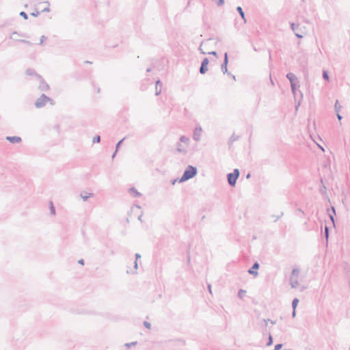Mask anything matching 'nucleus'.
<instances>
[{
    "mask_svg": "<svg viewBox=\"0 0 350 350\" xmlns=\"http://www.w3.org/2000/svg\"><path fill=\"white\" fill-rule=\"evenodd\" d=\"M162 83H161V81L159 79L157 80L156 82H155V88H156V92H155V95L156 96H158L161 94V90L159 89V90H157V87L159 85L161 86Z\"/></svg>",
    "mask_w": 350,
    "mask_h": 350,
    "instance_id": "16",
    "label": "nucleus"
},
{
    "mask_svg": "<svg viewBox=\"0 0 350 350\" xmlns=\"http://www.w3.org/2000/svg\"><path fill=\"white\" fill-rule=\"evenodd\" d=\"M336 116H337V118L338 119V120H341L342 117V116L339 113V112H336Z\"/></svg>",
    "mask_w": 350,
    "mask_h": 350,
    "instance_id": "43",
    "label": "nucleus"
},
{
    "mask_svg": "<svg viewBox=\"0 0 350 350\" xmlns=\"http://www.w3.org/2000/svg\"><path fill=\"white\" fill-rule=\"evenodd\" d=\"M269 322L272 324V325H275L276 323V321H272L270 319Z\"/></svg>",
    "mask_w": 350,
    "mask_h": 350,
    "instance_id": "52",
    "label": "nucleus"
},
{
    "mask_svg": "<svg viewBox=\"0 0 350 350\" xmlns=\"http://www.w3.org/2000/svg\"><path fill=\"white\" fill-rule=\"evenodd\" d=\"M199 50L201 51V53H202V54H206V52H204V51H202V49H201V48H200V47L199 48ZM207 54H208V55H214V56H215V57H217V53L216 51H211V52H208V53H207Z\"/></svg>",
    "mask_w": 350,
    "mask_h": 350,
    "instance_id": "22",
    "label": "nucleus"
},
{
    "mask_svg": "<svg viewBox=\"0 0 350 350\" xmlns=\"http://www.w3.org/2000/svg\"><path fill=\"white\" fill-rule=\"evenodd\" d=\"M212 1L215 2L218 6H221L224 3V0H212Z\"/></svg>",
    "mask_w": 350,
    "mask_h": 350,
    "instance_id": "32",
    "label": "nucleus"
},
{
    "mask_svg": "<svg viewBox=\"0 0 350 350\" xmlns=\"http://www.w3.org/2000/svg\"><path fill=\"white\" fill-rule=\"evenodd\" d=\"M245 293H246V291H245L243 289H240L238 292V297L241 299L243 297V296L245 295Z\"/></svg>",
    "mask_w": 350,
    "mask_h": 350,
    "instance_id": "24",
    "label": "nucleus"
},
{
    "mask_svg": "<svg viewBox=\"0 0 350 350\" xmlns=\"http://www.w3.org/2000/svg\"><path fill=\"white\" fill-rule=\"evenodd\" d=\"M284 213L282 212L280 215L274 216L273 215V217H275L274 221H277L280 218H281L283 216Z\"/></svg>",
    "mask_w": 350,
    "mask_h": 350,
    "instance_id": "36",
    "label": "nucleus"
},
{
    "mask_svg": "<svg viewBox=\"0 0 350 350\" xmlns=\"http://www.w3.org/2000/svg\"><path fill=\"white\" fill-rule=\"evenodd\" d=\"M96 92H97V93L100 92V88H96Z\"/></svg>",
    "mask_w": 350,
    "mask_h": 350,
    "instance_id": "56",
    "label": "nucleus"
},
{
    "mask_svg": "<svg viewBox=\"0 0 350 350\" xmlns=\"http://www.w3.org/2000/svg\"><path fill=\"white\" fill-rule=\"evenodd\" d=\"M239 139V137L235 135H232L230 138V140L228 142V144L230 145L232 144L234 142L237 141V139Z\"/></svg>",
    "mask_w": 350,
    "mask_h": 350,
    "instance_id": "19",
    "label": "nucleus"
},
{
    "mask_svg": "<svg viewBox=\"0 0 350 350\" xmlns=\"http://www.w3.org/2000/svg\"><path fill=\"white\" fill-rule=\"evenodd\" d=\"M49 11H50V8H49V7H47V8H44L42 12H48Z\"/></svg>",
    "mask_w": 350,
    "mask_h": 350,
    "instance_id": "46",
    "label": "nucleus"
},
{
    "mask_svg": "<svg viewBox=\"0 0 350 350\" xmlns=\"http://www.w3.org/2000/svg\"><path fill=\"white\" fill-rule=\"evenodd\" d=\"M335 111L339 112L342 108V106L339 105L338 100H336L334 105Z\"/></svg>",
    "mask_w": 350,
    "mask_h": 350,
    "instance_id": "21",
    "label": "nucleus"
},
{
    "mask_svg": "<svg viewBox=\"0 0 350 350\" xmlns=\"http://www.w3.org/2000/svg\"><path fill=\"white\" fill-rule=\"evenodd\" d=\"M100 142V135H96L95 137H94L93 139H92V142L94 144V143H99Z\"/></svg>",
    "mask_w": 350,
    "mask_h": 350,
    "instance_id": "29",
    "label": "nucleus"
},
{
    "mask_svg": "<svg viewBox=\"0 0 350 350\" xmlns=\"http://www.w3.org/2000/svg\"><path fill=\"white\" fill-rule=\"evenodd\" d=\"M176 151L178 152H185V150L181 148V144L180 143H178Z\"/></svg>",
    "mask_w": 350,
    "mask_h": 350,
    "instance_id": "34",
    "label": "nucleus"
},
{
    "mask_svg": "<svg viewBox=\"0 0 350 350\" xmlns=\"http://www.w3.org/2000/svg\"><path fill=\"white\" fill-rule=\"evenodd\" d=\"M282 347V344H277L275 346V349L273 350H280Z\"/></svg>",
    "mask_w": 350,
    "mask_h": 350,
    "instance_id": "39",
    "label": "nucleus"
},
{
    "mask_svg": "<svg viewBox=\"0 0 350 350\" xmlns=\"http://www.w3.org/2000/svg\"><path fill=\"white\" fill-rule=\"evenodd\" d=\"M50 204H51V206H50V212H51V214H52V215H55V207H54V206H53V202H50Z\"/></svg>",
    "mask_w": 350,
    "mask_h": 350,
    "instance_id": "28",
    "label": "nucleus"
},
{
    "mask_svg": "<svg viewBox=\"0 0 350 350\" xmlns=\"http://www.w3.org/2000/svg\"><path fill=\"white\" fill-rule=\"evenodd\" d=\"M259 264L258 262H255L252 267L248 270V273L250 274V275H253L254 276H257L258 273V271H256L257 269H259Z\"/></svg>",
    "mask_w": 350,
    "mask_h": 350,
    "instance_id": "9",
    "label": "nucleus"
},
{
    "mask_svg": "<svg viewBox=\"0 0 350 350\" xmlns=\"http://www.w3.org/2000/svg\"><path fill=\"white\" fill-rule=\"evenodd\" d=\"M298 25H296L295 23H292L291 24V29L293 31H297V28L298 27ZM295 36L299 38H303V36L299 34V33H297V32H295Z\"/></svg>",
    "mask_w": 350,
    "mask_h": 350,
    "instance_id": "14",
    "label": "nucleus"
},
{
    "mask_svg": "<svg viewBox=\"0 0 350 350\" xmlns=\"http://www.w3.org/2000/svg\"><path fill=\"white\" fill-rule=\"evenodd\" d=\"M45 40H46V37L45 36H42L40 38V44H42Z\"/></svg>",
    "mask_w": 350,
    "mask_h": 350,
    "instance_id": "41",
    "label": "nucleus"
},
{
    "mask_svg": "<svg viewBox=\"0 0 350 350\" xmlns=\"http://www.w3.org/2000/svg\"><path fill=\"white\" fill-rule=\"evenodd\" d=\"M141 258V255L139 254H135V260L137 261L139 258Z\"/></svg>",
    "mask_w": 350,
    "mask_h": 350,
    "instance_id": "45",
    "label": "nucleus"
},
{
    "mask_svg": "<svg viewBox=\"0 0 350 350\" xmlns=\"http://www.w3.org/2000/svg\"><path fill=\"white\" fill-rule=\"evenodd\" d=\"M18 33L16 32V31H14L12 32V33L10 35V38L11 39H14V35H18Z\"/></svg>",
    "mask_w": 350,
    "mask_h": 350,
    "instance_id": "44",
    "label": "nucleus"
},
{
    "mask_svg": "<svg viewBox=\"0 0 350 350\" xmlns=\"http://www.w3.org/2000/svg\"><path fill=\"white\" fill-rule=\"evenodd\" d=\"M299 302V299L297 298H295L292 301V307L294 310H295L296 307L297 306Z\"/></svg>",
    "mask_w": 350,
    "mask_h": 350,
    "instance_id": "26",
    "label": "nucleus"
},
{
    "mask_svg": "<svg viewBox=\"0 0 350 350\" xmlns=\"http://www.w3.org/2000/svg\"><path fill=\"white\" fill-rule=\"evenodd\" d=\"M202 131V130L200 126H198L195 128L193 133V139L195 141L199 142L200 140Z\"/></svg>",
    "mask_w": 350,
    "mask_h": 350,
    "instance_id": "8",
    "label": "nucleus"
},
{
    "mask_svg": "<svg viewBox=\"0 0 350 350\" xmlns=\"http://www.w3.org/2000/svg\"><path fill=\"white\" fill-rule=\"evenodd\" d=\"M144 325L145 327L148 328V329H150L151 327V324L150 323L148 322V321H144Z\"/></svg>",
    "mask_w": 350,
    "mask_h": 350,
    "instance_id": "37",
    "label": "nucleus"
},
{
    "mask_svg": "<svg viewBox=\"0 0 350 350\" xmlns=\"http://www.w3.org/2000/svg\"><path fill=\"white\" fill-rule=\"evenodd\" d=\"M94 196L92 193H88L86 191H82L80 194L81 198L83 201H86L89 198H91Z\"/></svg>",
    "mask_w": 350,
    "mask_h": 350,
    "instance_id": "12",
    "label": "nucleus"
},
{
    "mask_svg": "<svg viewBox=\"0 0 350 350\" xmlns=\"http://www.w3.org/2000/svg\"><path fill=\"white\" fill-rule=\"evenodd\" d=\"M208 289L210 292V293H212V291H211V284H208Z\"/></svg>",
    "mask_w": 350,
    "mask_h": 350,
    "instance_id": "50",
    "label": "nucleus"
},
{
    "mask_svg": "<svg viewBox=\"0 0 350 350\" xmlns=\"http://www.w3.org/2000/svg\"><path fill=\"white\" fill-rule=\"evenodd\" d=\"M125 138H122L121 140H120L116 146V150L118 151V148H120V145L122 144V142L124 140Z\"/></svg>",
    "mask_w": 350,
    "mask_h": 350,
    "instance_id": "35",
    "label": "nucleus"
},
{
    "mask_svg": "<svg viewBox=\"0 0 350 350\" xmlns=\"http://www.w3.org/2000/svg\"><path fill=\"white\" fill-rule=\"evenodd\" d=\"M324 234L327 241L329 238V228L327 226H325Z\"/></svg>",
    "mask_w": 350,
    "mask_h": 350,
    "instance_id": "27",
    "label": "nucleus"
},
{
    "mask_svg": "<svg viewBox=\"0 0 350 350\" xmlns=\"http://www.w3.org/2000/svg\"><path fill=\"white\" fill-rule=\"evenodd\" d=\"M296 314V312H295V310L293 309V313H292V316L294 317Z\"/></svg>",
    "mask_w": 350,
    "mask_h": 350,
    "instance_id": "54",
    "label": "nucleus"
},
{
    "mask_svg": "<svg viewBox=\"0 0 350 350\" xmlns=\"http://www.w3.org/2000/svg\"><path fill=\"white\" fill-rule=\"evenodd\" d=\"M180 142H183V143H188L189 141V139L185 135H182L180 137Z\"/></svg>",
    "mask_w": 350,
    "mask_h": 350,
    "instance_id": "23",
    "label": "nucleus"
},
{
    "mask_svg": "<svg viewBox=\"0 0 350 350\" xmlns=\"http://www.w3.org/2000/svg\"><path fill=\"white\" fill-rule=\"evenodd\" d=\"M150 71H151V68H147V70H146V72H150Z\"/></svg>",
    "mask_w": 350,
    "mask_h": 350,
    "instance_id": "55",
    "label": "nucleus"
},
{
    "mask_svg": "<svg viewBox=\"0 0 350 350\" xmlns=\"http://www.w3.org/2000/svg\"><path fill=\"white\" fill-rule=\"evenodd\" d=\"M208 62H209V60L206 57L202 60V62L201 63V66L199 69V72L200 74L204 75L207 72Z\"/></svg>",
    "mask_w": 350,
    "mask_h": 350,
    "instance_id": "6",
    "label": "nucleus"
},
{
    "mask_svg": "<svg viewBox=\"0 0 350 350\" xmlns=\"http://www.w3.org/2000/svg\"><path fill=\"white\" fill-rule=\"evenodd\" d=\"M250 177V174L249 173V174H247L246 178H249Z\"/></svg>",
    "mask_w": 350,
    "mask_h": 350,
    "instance_id": "57",
    "label": "nucleus"
},
{
    "mask_svg": "<svg viewBox=\"0 0 350 350\" xmlns=\"http://www.w3.org/2000/svg\"><path fill=\"white\" fill-rule=\"evenodd\" d=\"M237 10L239 12V14H240L241 18L243 20L244 23H245L247 22V21H246V18L245 16V13L243 10L241 6H238L237 8Z\"/></svg>",
    "mask_w": 350,
    "mask_h": 350,
    "instance_id": "15",
    "label": "nucleus"
},
{
    "mask_svg": "<svg viewBox=\"0 0 350 350\" xmlns=\"http://www.w3.org/2000/svg\"><path fill=\"white\" fill-rule=\"evenodd\" d=\"M188 262H190V256H189V255L188 256Z\"/></svg>",
    "mask_w": 350,
    "mask_h": 350,
    "instance_id": "61",
    "label": "nucleus"
},
{
    "mask_svg": "<svg viewBox=\"0 0 350 350\" xmlns=\"http://www.w3.org/2000/svg\"><path fill=\"white\" fill-rule=\"evenodd\" d=\"M297 83H291V91H292V93L294 94V96H295V94H296Z\"/></svg>",
    "mask_w": 350,
    "mask_h": 350,
    "instance_id": "20",
    "label": "nucleus"
},
{
    "mask_svg": "<svg viewBox=\"0 0 350 350\" xmlns=\"http://www.w3.org/2000/svg\"><path fill=\"white\" fill-rule=\"evenodd\" d=\"M286 78L289 80L291 83H299L297 77L292 72H288L286 75Z\"/></svg>",
    "mask_w": 350,
    "mask_h": 350,
    "instance_id": "10",
    "label": "nucleus"
},
{
    "mask_svg": "<svg viewBox=\"0 0 350 350\" xmlns=\"http://www.w3.org/2000/svg\"><path fill=\"white\" fill-rule=\"evenodd\" d=\"M134 267H135V269H137V261H136V260L134 262Z\"/></svg>",
    "mask_w": 350,
    "mask_h": 350,
    "instance_id": "51",
    "label": "nucleus"
},
{
    "mask_svg": "<svg viewBox=\"0 0 350 350\" xmlns=\"http://www.w3.org/2000/svg\"><path fill=\"white\" fill-rule=\"evenodd\" d=\"M240 172L238 169H234L233 172L229 173L227 175L228 183L230 186L234 187L237 183V180L239 176Z\"/></svg>",
    "mask_w": 350,
    "mask_h": 350,
    "instance_id": "4",
    "label": "nucleus"
},
{
    "mask_svg": "<svg viewBox=\"0 0 350 350\" xmlns=\"http://www.w3.org/2000/svg\"><path fill=\"white\" fill-rule=\"evenodd\" d=\"M300 273V270L298 268H294L292 270L290 279H289V284L291 288H295L299 286V276Z\"/></svg>",
    "mask_w": 350,
    "mask_h": 350,
    "instance_id": "2",
    "label": "nucleus"
},
{
    "mask_svg": "<svg viewBox=\"0 0 350 350\" xmlns=\"http://www.w3.org/2000/svg\"><path fill=\"white\" fill-rule=\"evenodd\" d=\"M19 15H20L21 16H22V17H23L24 19H25V20H27V19L28 18V15H27V14L25 12H24V11L21 12L19 13Z\"/></svg>",
    "mask_w": 350,
    "mask_h": 350,
    "instance_id": "31",
    "label": "nucleus"
},
{
    "mask_svg": "<svg viewBox=\"0 0 350 350\" xmlns=\"http://www.w3.org/2000/svg\"><path fill=\"white\" fill-rule=\"evenodd\" d=\"M37 79L40 81V85H38V89L40 91L45 92L49 90V85L48 83L44 80L42 76L40 75H36Z\"/></svg>",
    "mask_w": 350,
    "mask_h": 350,
    "instance_id": "5",
    "label": "nucleus"
},
{
    "mask_svg": "<svg viewBox=\"0 0 350 350\" xmlns=\"http://www.w3.org/2000/svg\"><path fill=\"white\" fill-rule=\"evenodd\" d=\"M273 344V337L270 333V332H269V339H268V342H267V346H270Z\"/></svg>",
    "mask_w": 350,
    "mask_h": 350,
    "instance_id": "25",
    "label": "nucleus"
},
{
    "mask_svg": "<svg viewBox=\"0 0 350 350\" xmlns=\"http://www.w3.org/2000/svg\"><path fill=\"white\" fill-rule=\"evenodd\" d=\"M40 14V12L38 11H35L32 13H31V15L34 16V17H37L38 15Z\"/></svg>",
    "mask_w": 350,
    "mask_h": 350,
    "instance_id": "40",
    "label": "nucleus"
},
{
    "mask_svg": "<svg viewBox=\"0 0 350 350\" xmlns=\"http://www.w3.org/2000/svg\"><path fill=\"white\" fill-rule=\"evenodd\" d=\"M137 344V341H135V342H129V343H126L124 345V346L126 347V348H130L132 346H135Z\"/></svg>",
    "mask_w": 350,
    "mask_h": 350,
    "instance_id": "30",
    "label": "nucleus"
},
{
    "mask_svg": "<svg viewBox=\"0 0 350 350\" xmlns=\"http://www.w3.org/2000/svg\"><path fill=\"white\" fill-rule=\"evenodd\" d=\"M118 151H116V150H115V152H113V154H112V159H113L116 154Z\"/></svg>",
    "mask_w": 350,
    "mask_h": 350,
    "instance_id": "53",
    "label": "nucleus"
},
{
    "mask_svg": "<svg viewBox=\"0 0 350 350\" xmlns=\"http://www.w3.org/2000/svg\"><path fill=\"white\" fill-rule=\"evenodd\" d=\"M228 53H224V62L221 65V70L224 74L228 73Z\"/></svg>",
    "mask_w": 350,
    "mask_h": 350,
    "instance_id": "7",
    "label": "nucleus"
},
{
    "mask_svg": "<svg viewBox=\"0 0 350 350\" xmlns=\"http://www.w3.org/2000/svg\"><path fill=\"white\" fill-rule=\"evenodd\" d=\"M323 78L325 80H327V81H328V80H329V75H328V72H327V71L324 70V71L323 72Z\"/></svg>",
    "mask_w": 350,
    "mask_h": 350,
    "instance_id": "33",
    "label": "nucleus"
},
{
    "mask_svg": "<svg viewBox=\"0 0 350 350\" xmlns=\"http://www.w3.org/2000/svg\"><path fill=\"white\" fill-rule=\"evenodd\" d=\"M19 41L22 42H24V43H27V44H30V42L27 40H20Z\"/></svg>",
    "mask_w": 350,
    "mask_h": 350,
    "instance_id": "49",
    "label": "nucleus"
},
{
    "mask_svg": "<svg viewBox=\"0 0 350 350\" xmlns=\"http://www.w3.org/2000/svg\"><path fill=\"white\" fill-rule=\"evenodd\" d=\"M78 263L80 265H84V260L83 259L79 260Z\"/></svg>",
    "mask_w": 350,
    "mask_h": 350,
    "instance_id": "48",
    "label": "nucleus"
},
{
    "mask_svg": "<svg viewBox=\"0 0 350 350\" xmlns=\"http://www.w3.org/2000/svg\"><path fill=\"white\" fill-rule=\"evenodd\" d=\"M229 77H232L234 81L236 80V77L234 75H233L232 73L230 72H228L226 73Z\"/></svg>",
    "mask_w": 350,
    "mask_h": 350,
    "instance_id": "42",
    "label": "nucleus"
},
{
    "mask_svg": "<svg viewBox=\"0 0 350 350\" xmlns=\"http://www.w3.org/2000/svg\"><path fill=\"white\" fill-rule=\"evenodd\" d=\"M129 193L135 198H139L142 196V194L139 192H138L135 187L130 188Z\"/></svg>",
    "mask_w": 350,
    "mask_h": 350,
    "instance_id": "13",
    "label": "nucleus"
},
{
    "mask_svg": "<svg viewBox=\"0 0 350 350\" xmlns=\"http://www.w3.org/2000/svg\"><path fill=\"white\" fill-rule=\"evenodd\" d=\"M269 59H271V53H270V52H269Z\"/></svg>",
    "mask_w": 350,
    "mask_h": 350,
    "instance_id": "59",
    "label": "nucleus"
},
{
    "mask_svg": "<svg viewBox=\"0 0 350 350\" xmlns=\"http://www.w3.org/2000/svg\"><path fill=\"white\" fill-rule=\"evenodd\" d=\"M332 211L333 215L329 214V219L332 221V224L334 225L335 221H334V215H336V210L334 206H332Z\"/></svg>",
    "mask_w": 350,
    "mask_h": 350,
    "instance_id": "17",
    "label": "nucleus"
},
{
    "mask_svg": "<svg viewBox=\"0 0 350 350\" xmlns=\"http://www.w3.org/2000/svg\"><path fill=\"white\" fill-rule=\"evenodd\" d=\"M6 139L12 144L18 143V142H21V138L18 136H12V137L8 136L6 137Z\"/></svg>",
    "mask_w": 350,
    "mask_h": 350,
    "instance_id": "11",
    "label": "nucleus"
},
{
    "mask_svg": "<svg viewBox=\"0 0 350 350\" xmlns=\"http://www.w3.org/2000/svg\"><path fill=\"white\" fill-rule=\"evenodd\" d=\"M270 319H263V321L265 322V326H267V323H269Z\"/></svg>",
    "mask_w": 350,
    "mask_h": 350,
    "instance_id": "47",
    "label": "nucleus"
},
{
    "mask_svg": "<svg viewBox=\"0 0 350 350\" xmlns=\"http://www.w3.org/2000/svg\"><path fill=\"white\" fill-rule=\"evenodd\" d=\"M176 180H174L173 181V183H173V184H175V182H176Z\"/></svg>",
    "mask_w": 350,
    "mask_h": 350,
    "instance_id": "62",
    "label": "nucleus"
},
{
    "mask_svg": "<svg viewBox=\"0 0 350 350\" xmlns=\"http://www.w3.org/2000/svg\"><path fill=\"white\" fill-rule=\"evenodd\" d=\"M299 214H301V215H305V213L304 211H302L301 208H297V215Z\"/></svg>",
    "mask_w": 350,
    "mask_h": 350,
    "instance_id": "38",
    "label": "nucleus"
},
{
    "mask_svg": "<svg viewBox=\"0 0 350 350\" xmlns=\"http://www.w3.org/2000/svg\"><path fill=\"white\" fill-rule=\"evenodd\" d=\"M47 102H49L51 105L55 104L54 100L46 96L44 94H42L35 102V106L37 108H41L44 107Z\"/></svg>",
    "mask_w": 350,
    "mask_h": 350,
    "instance_id": "3",
    "label": "nucleus"
},
{
    "mask_svg": "<svg viewBox=\"0 0 350 350\" xmlns=\"http://www.w3.org/2000/svg\"><path fill=\"white\" fill-rule=\"evenodd\" d=\"M138 219L142 221V215H139V217H138Z\"/></svg>",
    "mask_w": 350,
    "mask_h": 350,
    "instance_id": "58",
    "label": "nucleus"
},
{
    "mask_svg": "<svg viewBox=\"0 0 350 350\" xmlns=\"http://www.w3.org/2000/svg\"><path fill=\"white\" fill-rule=\"evenodd\" d=\"M254 50L255 51H258V50H257V48H256L255 46H254Z\"/></svg>",
    "mask_w": 350,
    "mask_h": 350,
    "instance_id": "60",
    "label": "nucleus"
},
{
    "mask_svg": "<svg viewBox=\"0 0 350 350\" xmlns=\"http://www.w3.org/2000/svg\"><path fill=\"white\" fill-rule=\"evenodd\" d=\"M26 75H29V76H32V75H34L36 77V75H38L33 69H31V68H28L26 70Z\"/></svg>",
    "mask_w": 350,
    "mask_h": 350,
    "instance_id": "18",
    "label": "nucleus"
},
{
    "mask_svg": "<svg viewBox=\"0 0 350 350\" xmlns=\"http://www.w3.org/2000/svg\"><path fill=\"white\" fill-rule=\"evenodd\" d=\"M198 173L196 167L188 165L183 172L181 178L179 179V183L185 182L189 179L193 178Z\"/></svg>",
    "mask_w": 350,
    "mask_h": 350,
    "instance_id": "1",
    "label": "nucleus"
}]
</instances>
